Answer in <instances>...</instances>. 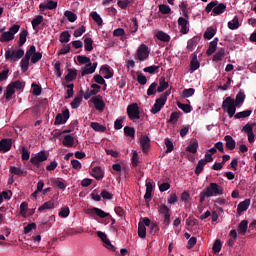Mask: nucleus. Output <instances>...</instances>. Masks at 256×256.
<instances>
[{"label":"nucleus","mask_w":256,"mask_h":256,"mask_svg":"<svg viewBox=\"0 0 256 256\" xmlns=\"http://www.w3.org/2000/svg\"><path fill=\"white\" fill-rule=\"evenodd\" d=\"M237 107L238 106L235 103V99H233L231 96L226 97L222 102V109L223 111H226L230 119L233 118L237 112Z\"/></svg>","instance_id":"nucleus-1"},{"label":"nucleus","mask_w":256,"mask_h":256,"mask_svg":"<svg viewBox=\"0 0 256 256\" xmlns=\"http://www.w3.org/2000/svg\"><path fill=\"white\" fill-rule=\"evenodd\" d=\"M19 29H21V25L13 24L7 32H3L0 36L1 43H9V41H13L15 39V35L19 33Z\"/></svg>","instance_id":"nucleus-2"},{"label":"nucleus","mask_w":256,"mask_h":256,"mask_svg":"<svg viewBox=\"0 0 256 256\" xmlns=\"http://www.w3.org/2000/svg\"><path fill=\"white\" fill-rule=\"evenodd\" d=\"M25 55L24 49H15V50H6L5 51V59L6 61H11L13 63L19 61Z\"/></svg>","instance_id":"nucleus-3"},{"label":"nucleus","mask_w":256,"mask_h":256,"mask_svg":"<svg viewBox=\"0 0 256 256\" xmlns=\"http://www.w3.org/2000/svg\"><path fill=\"white\" fill-rule=\"evenodd\" d=\"M47 159H49V155L47 154V152H45V150H42L36 153L35 156L31 157L30 163L34 165L36 169H40L43 161H47Z\"/></svg>","instance_id":"nucleus-4"},{"label":"nucleus","mask_w":256,"mask_h":256,"mask_svg":"<svg viewBox=\"0 0 256 256\" xmlns=\"http://www.w3.org/2000/svg\"><path fill=\"white\" fill-rule=\"evenodd\" d=\"M205 192L209 197H218V195H223V187L215 182H211L205 189Z\"/></svg>","instance_id":"nucleus-5"},{"label":"nucleus","mask_w":256,"mask_h":256,"mask_svg":"<svg viewBox=\"0 0 256 256\" xmlns=\"http://www.w3.org/2000/svg\"><path fill=\"white\" fill-rule=\"evenodd\" d=\"M158 213L163 217L164 225L169 227L171 224V209H169L165 204H160L158 206Z\"/></svg>","instance_id":"nucleus-6"},{"label":"nucleus","mask_w":256,"mask_h":256,"mask_svg":"<svg viewBox=\"0 0 256 256\" xmlns=\"http://www.w3.org/2000/svg\"><path fill=\"white\" fill-rule=\"evenodd\" d=\"M127 115L130 121H136V119H141V112L139 111V105L137 103H132L128 105Z\"/></svg>","instance_id":"nucleus-7"},{"label":"nucleus","mask_w":256,"mask_h":256,"mask_svg":"<svg viewBox=\"0 0 256 256\" xmlns=\"http://www.w3.org/2000/svg\"><path fill=\"white\" fill-rule=\"evenodd\" d=\"M138 61H147L149 58V47L145 44H141L136 52Z\"/></svg>","instance_id":"nucleus-8"},{"label":"nucleus","mask_w":256,"mask_h":256,"mask_svg":"<svg viewBox=\"0 0 256 256\" xmlns=\"http://www.w3.org/2000/svg\"><path fill=\"white\" fill-rule=\"evenodd\" d=\"M70 114L69 109L62 111V113H58L55 117L54 125H64L69 120Z\"/></svg>","instance_id":"nucleus-9"},{"label":"nucleus","mask_w":256,"mask_h":256,"mask_svg":"<svg viewBox=\"0 0 256 256\" xmlns=\"http://www.w3.org/2000/svg\"><path fill=\"white\" fill-rule=\"evenodd\" d=\"M88 215H97L100 219H105V217H110L111 215L100 208H90L87 210Z\"/></svg>","instance_id":"nucleus-10"},{"label":"nucleus","mask_w":256,"mask_h":256,"mask_svg":"<svg viewBox=\"0 0 256 256\" xmlns=\"http://www.w3.org/2000/svg\"><path fill=\"white\" fill-rule=\"evenodd\" d=\"M12 145L13 142L11 139L4 138L0 140V153H7L8 151H11Z\"/></svg>","instance_id":"nucleus-11"},{"label":"nucleus","mask_w":256,"mask_h":256,"mask_svg":"<svg viewBox=\"0 0 256 256\" xmlns=\"http://www.w3.org/2000/svg\"><path fill=\"white\" fill-rule=\"evenodd\" d=\"M178 25L181 27L180 33H182V35H187L189 33V20L187 18L180 17L178 19Z\"/></svg>","instance_id":"nucleus-12"},{"label":"nucleus","mask_w":256,"mask_h":256,"mask_svg":"<svg viewBox=\"0 0 256 256\" xmlns=\"http://www.w3.org/2000/svg\"><path fill=\"white\" fill-rule=\"evenodd\" d=\"M140 145L143 153H147L149 151V147H151V139H149V136L142 135L140 137Z\"/></svg>","instance_id":"nucleus-13"},{"label":"nucleus","mask_w":256,"mask_h":256,"mask_svg":"<svg viewBox=\"0 0 256 256\" xmlns=\"http://www.w3.org/2000/svg\"><path fill=\"white\" fill-rule=\"evenodd\" d=\"M95 69H97V62H94L93 64L91 62L89 64H86L85 67L82 69L81 77L93 74Z\"/></svg>","instance_id":"nucleus-14"},{"label":"nucleus","mask_w":256,"mask_h":256,"mask_svg":"<svg viewBox=\"0 0 256 256\" xmlns=\"http://www.w3.org/2000/svg\"><path fill=\"white\" fill-rule=\"evenodd\" d=\"M163 107H165V102L157 98L150 111L153 115H157V113H159Z\"/></svg>","instance_id":"nucleus-15"},{"label":"nucleus","mask_w":256,"mask_h":256,"mask_svg":"<svg viewBox=\"0 0 256 256\" xmlns=\"http://www.w3.org/2000/svg\"><path fill=\"white\" fill-rule=\"evenodd\" d=\"M251 205V199H245L240 202L237 207V213H243V211H247L249 206Z\"/></svg>","instance_id":"nucleus-16"},{"label":"nucleus","mask_w":256,"mask_h":256,"mask_svg":"<svg viewBox=\"0 0 256 256\" xmlns=\"http://www.w3.org/2000/svg\"><path fill=\"white\" fill-rule=\"evenodd\" d=\"M217 43H219V38H214V40L210 42L206 51V55H208V57H211V55L217 51Z\"/></svg>","instance_id":"nucleus-17"},{"label":"nucleus","mask_w":256,"mask_h":256,"mask_svg":"<svg viewBox=\"0 0 256 256\" xmlns=\"http://www.w3.org/2000/svg\"><path fill=\"white\" fill-rule=\"evenodd\" d=\"M92 177H95L97 181H101V179L105 177V174L100 166H96L92 169Z\"/></svg>","instance_id":"nucleus-18"},{"label":"nucleus","mask_w":256,"mask_h":256,"mask_svg":"<svg viewBox=\"0 0 256 256\" xmlns=\"http://www.w3.org/2000/svg\"><path fill=\"white\" fill-rule=\"evenodd\" d=\"M224 141H226V149L229 151H233V149H235L236 142L231 135H226L224 137Z\"/></svg>","instance_id":"nucleus-19"},{"label":"nucleus","mask_w":256,"mask_h":256,"mask_svg":"<svg viewBox=\"0 0 256 256\" xmlns=\"http://www.w3.org/2000/svg\"><path fill=\"white\" fill-rule=\"evenodd\" d=\"M247 229H249V221L242 220L239 223L238 229H237L239 235H245V233H247Z\"/></svg>","instance_id":"nucleus-20"},{"label":"nucleus","mask_w":256,"mask_h":256,"mask_svg":"<svg viewBox=\"0 0 256 256\" xmlns=\"http://www.w3.org/2000/svg\"><path fill=\"white\" fill-rule=\"evenodd\" d=\"M169 88V82L165 81V77H160L159 79V86L157 87L158 93H163L166 89Z\"/></svg>","instance_id":"nucleus-21"},{"label":"nucleus","mask_w":256,"mask_h":256,"mask_svg":"<svg viewBox=\"0 0 256 256\" xmlns=\"http://www.w3.org/2000/svg\"><path fill=\"white\" fill-rule=\"evenodd\" d=\"M62 145H64V147H73L75 145V138L69 134L65 135Z\"/></svg>","instance_id":"nucleus-22"},{"label":"nucleus","mask_w":256,"mask_h":256,"mask_svg":"<svg viewBox=\"0 0 256 256\" xmlns=\"http://www.w3.org/2000/svg\"><path fill=\"white\" fill-rule=\"evenodd\" d=\"M225 57V48H219L216 54L213 56L212 61L215 63H219V61H223Z\"/></svg>","instance_id":"nucleus-23"},{"label":"nucleus","mask_w":256,"mask_h":256,"mask_svg":"<svg viewBox=\"0 0 256 256\" xmlns=\"http://www.w3.org/2000/svg\"><path fill=\"white\" fill-rule=\"evenodd\" d=\"M197 149H199V142L197 140L191 141L186 147V151L193 154L197 153Z\"/></svg>","instance_id":"nucleus-24"},{"label":"nucleus","mask_w":256,"mask_h":256,"mask_svg":"<svg viewBox=\"0 0 256 256\" xmlns=\"http://www.w3.org/2000/svg\"><path fill=\"white\" fill-rule=\"evenodd\" d=\"M77 79V71L75 69H68V74L65 76V81L67 83H71V81H75Z\"/></svg>","instance_id":"nucleus-25"},{"label":"nucleus","mask_w":256,"mask_h":256,"mask_svg":"<svg viewBox=\"0 0 256 256\" xmlns=\"http://www.w3.org/2000/svg\"><path fill=\"white\" fill-rule=\"evenodd\" d=\"M156 37L159 41H163V43H169L171 41V36L163 31H158Z\"/></svg>","instance_id":"nucleus-26"},{"label":"nucleus","mask_w":256,"mask_h":256,"mask_svg":"<svg viewBox=\"0 0 256 256\" xmlns=\"http://www.w3.org/2000/svg\"><path fill=\"white\" fill-rule=\"evenodd\" d=\"M100 72L104 76V79H111L113 77V72L109 69V65H103L100 68Z\"/></svg>","instance_id":"nucleus-27"},{"label":"nucleus","mask_w":256,"mask_h":256,"mask_svg":"<svg viewBox=\"0 0 256 256\" xmlns=\"http://www.w3.org/2000/svg\"><path fill=\"white\" fill-rule=\"evenodd\" d=\"M10 173H12L13 175H18V177H25V175H27V171L16 166L10 167Z\"/></svg>","instance_id":"nucleus-28"},{"label":"nucleus","mask_w":256,"mask_h":256,"mask_svg":"<svg viewBox=\"0 0 256 256\" xmlns=\"http://www.w3.org/2000/svg\"><path fill=\"white\" fill-rule=\"evenodd\" d=\"M81 95L76 96L73 101L71 102L72 109H79V105L83 101V90L80 91Z\"/></svg>","instance_id":"nucleus-29"},{"label":"nucleus","mask_w":256,"mask_h":256,"mask_svg":"<svg viewBox=\"0 0 256 256\" xmlns=\"http://www.w3.org/2000/svg\"><path fill=\"white\" fill-rule=\"evenodd\" d=\"M251 113H253V110H251V109L244 110V111L234 114V118L235 119H247V117L251 116Z\"/></svg>","instance_id":"nucleus-30"},{"label":"nucleus","mask_w":256,"mask_h":256,"mask_svg":"<svg viewBox=\"0 0 256 256\" xmlns=\"http://www.w3.org/2000/svg\"><path fill=\"white\" fill-rule=\"evenodd\" d=\"M27 35H29V31H27L26 29H23L20 32L19 41H18L19 47H23L24 43H27Z\"/></svg>","instance_id":"nucleus-31"},{"label":"nucleus","mask_w":256,"mask_h":256,"mask_svg":"<svg viewBox=\"0 0 256 256\" xmlns=\"http://www.w3.org/2000/svg\"><path fill=\"white\" fill-rule=\"evenodd\" d=\"M13 95H15V89L13 88V85L9 84L6 88V93L4 94L6 101H11Z\"/></svg>","instance_id":"nucleus-32"},{"label":"nucleus","mask_w":256,"mask_h":256,"mask_svg":"<svg viewBox=\"0 0 256 256\" xmlns=\"http://www.w3.org/2000/svg\"><path fill=\"white\" fill-rule=\"evenodd\" d=\"M225 9H227V5L220 3L214 6L213 13L214 15H223V13H225Z\"/></svg>","instance_id":"nucleus-33"},{"label":"nucleus","mask_w":256,"mask_h":256,"mask_svg":"<svg viewBox=\"0 0 256 256\" xmlns=\"http://www.w3.org/2000/svg\"><path fill=\"white\" fill-rule=\"evenodd\" d=\"M239 27H241V24H239V17L237 16L228 22V28L231 29V31H235V29H239Z\"/></svg>","instance_id":"nucleus-34"},{"label":"nucleus","mask_w":256,"mask_h":256,"mask_svg":"<svg viewBox=\"0 0 256 256\" xmlns=\"http://www.w3.org/2000/svg\"><path fill=\"white\" fill-rule=\"evenodd\" d=\"M244 102H245V92H243V90H240L236 95V99L234 100V103L239 107L240 105H243Z\"/></svg>","instance_id":"nucleus-35"},{"label":"nucleus","mask_w":256,"mask_h":256,"mask_svg":"<svg viewBox=\"0 0 256 256\" xmlns=\"http://www.w3.org/2000/svg\"><path fill=\"white\" fill-rule=\"evenodd\" d=\"M90 127L94 130L97 131L98 133H105L107 131V127L99 124L98 122H92L90 124Z\"/></svg>","instance_id":"nucleus-36"},{"label":"nucleus","mask_w":256,"mask_h":256,"mask_svg":"<svg viewBox=\"0 0 256 256\" xmlns=\"http://www.w3.org/2000/svg\"><path fill=\"white\" fill-rule=\"evenodd\" d=\"M138 237H140V239H145L147 237V228L142 222H139L138 224Z\"/></svg>","instance_id":"nucleus-37"},{"label":"nucleus","mask_w":256,"mask_h":256,"mask_svg":"<svg viewBox=\"0 0 256 256\" xmlns=\"http://www.w3.org/2000/svg\"><path fill=\"white\" fill-rule=\"evenodd\" d=\"M92 102L94 103V107L97 111H103L105 109V102H103L102 99L94 98L92 99Z\"/></svg>","instance_id":"nucleus-38"},{"label":"nucleus","mask_w":256,"mask_h":256,"mask_svg":"<svg viewBox=\"0 0 256 256\" xmlns=\"http://www.w3.org/2000/svg\"><path fill=\"white\" fill-rule=\"evenodd\" d=\"M199 41H201V38L199 36H195V37L191 38L190 40H188V42H187L188 51H193V46L197 45V43H199Z\"/></svg>","instance_id":"nucleus-39"},{"label":"nucleus","mask_w":256,"mask_h":256,"mask_svg":"<svg viewBox=\"0 0 256 256\" xmlns=\"http://www.w3.org/2000/svg\"><path fill=\"white\" fill-rule=\"evenodd\" d=\"M90 17L93 19V21H95V23H97L99 27L103 25V18H101V15H99V13L91 12Z\"/></svg>","instance_id":"nucleus-40"},{"label":"nucleus","mask_w":256,"mask_h":256,"mask_svg":"<svg viewBox=\"0 0 256 256\" xmlns=\"http://www.w3.org/2000/svg\"><path fill=\"white\" fill-rule=\"evenodd\" d=\"M205 165H207L205 163V159L199 160L198 164L196 165L195 175H201V173H203V169H204Z\"/></svg>","instance_id":"nucleus-41"},{"label":"nucleus","mask_w":256,"mask_h":256,"mask_svg":"<svg viewBox=\"0 0 256 256\" xmlns=\"http://www.w3.org/2000/svg\"><path fill=\"white\" fill-rule=\"evenodd\" d=\"M124 135L126 137H130L131 139H135V128L131 126L124 127Z\"/></svg>","instance_id":"nucleus-42"},{"label":"nucleus","mask_w":256,"mask_h":256,"mask_svg":"<svg viewBox=\"0 0 256 256\" xmlns=\"http://www.w3.org/2000/svg\"><path fill=\"white\" fill-rule=\"evenodd\" d=\"M84 49L85 51L91 52L93 51V39L92 38H85L84 39Z\"/></svg>","instance_id":"nucleus-43"},{"label":"nucleus","mask_w":256,"mask_h":256,"mask_svg":"<svg viewBox=\"0 0 256 256\" xmlns=\"http://www.w3.org/2000/svg\"><path fill=\"white\" fill-rule=\"evenodd\" d=\"M177 107L184 111V113H191V111H193V107H191V105L189 104L177 102Z\"/></svg>","instance_id":"nucleus-44"},{"label":"nucleus","mask_w":256,"mask_h":256,"mask_svg":"<svg viewBox=\"0 0 256 256\" xmlns=\"http://www.w3.org/2000/svg\"><path fill=\"white\" fill-rule=\"evenodd\" d=\"M102 243L106 249H109V251H117V248L111 244V240H109L107 236L102 240Z\"/></svg>","instance_id":"nucleus-45"},{"label":"nucleus","mask_w":256,"mask_h":256,"mask_svg":"<svg viewBox=\"0 0 256 256\" xmlns=\"http://www.w3.org/2000/svg\"><path fill=\"white\" fill-rule=\"evenodd\" d=\"M71 41V34L69 31H64L60 34V43H69Z\"/></svg>","instance_id":"nucleus-46"},{"label":"nucleus","mask_w":256,"mask_h":256,"mask_svg":"<svg viewBox=\"0 0 256 256\" xmlns=\"http://www.w3.org/2000/svg\"><path fill=\"white\" fill-rule=\"evenodd\" d=\"M31 60V58H27L26 56H24V58L21 60L20 65H21V69L23 71V73H25L26 71L29 70V61Z\"/></svg>","instance_id":"nucleus-47"},{"label":"nucleus","mask_w":256,"mask_h":256,"mask_svg":"<svg viewBox=\"0 0 256 256\" xmlns=\"http://www.w3.org/2000/svg\"><path fill=\"white\" fill-rule=\"evenodd\" d=\"M179 117H181V112H172L167 123H172L173 125H175V123L179 121Z\"/></svg>","instance_id":"nucleus-48"},{"label":"nucleus","mask_w":256,"mask_h":256,"mask_svg":"<svg viewBox=\"0 0 256 256\" xmlns=\"http://www.w3.org/2000/svg\"><path fill=\"white\" fill-rule=\"evenodd\" d=\"M27 211H29V203L22 202L20 204V215H21V217H27Z\"/></svg>","instance_id":"nucleus-49"},{"label":"nucleus","mask_w":256,"mask_h":256,"mask_svg":"<svg viewBox=\"0 0 256 256\" xmlns=\"http://www.w3.org/2000/svg\"><path fill=\"white\" fill-rule=\"evenodd\" d=\"M157 87H158V84L157 82H153L147 89V95L148 97H151V95H156L157 93Z\"/></svg>","instance_id":"nucleus-50"},{"label":"nucleus","mask_w":256,"mask_h":256,"mask_svg":"<svg viewBox=\"0 0 256 256\" xmlns=\"http://www.w3.org/2000/svg\"><path fill=\"white\" fill-rule=\"evenodd\" d=\"M201 67V63L197 60V56H195L190 62V71H197Z\"/></svg>","instance_id":"nucleus-51"},{"label":"nucleus","mask_w":256,"mask_h":256,"mask_svg":"<svg viewBox=\"0 0 256 256\" xmlns=\"http://www.w3.org/2000/svg\"><path fill=\"white\" fill-rule=\"evenodd\" d=\"M64 15L70 23H75V21H77V14L73 13L72 11L67 10L65 11Z\"/></svg>","instance_id":"nucleus-52"},{"label":"nucleus","mask_w":256,"mask_h":256,"mask_svg":"<svg viewBox=\"0 0 256 256\" xmlns=\"http://www.w3.org/2000/svg\"><path fill=\"white\" fill-rule=\"evenodd\" d=\"M214 37H215V29L211 27L207 28V30L204 32V39H207L209 41Z\"/></svg>","instance_id":"nucleus-53"},{"label":"nucleus","mask_w":256,"mask_h":256,"mask_svg":"<svg viewBox=\"0 0 256 256\" xmlns=\"http://www.w3.org/2000/svg\"><path fill=\"white\" fill-rule=\"evenodd\" d=\"M32 27L33 29H37V27H39V25H41L43 23V16L42 15H38L36 16L33 20H32Z\"/></svg>","instance_id":"nucleus-54"},{"label":"nucleus","mask_w":256,"mask_h":256,"mask_svg":"<svg viewBox=\"0 0 256 256\" xmlns=\"http://www.w3.org/2000/svg\"><path fill=\"white\" fill-rule=\"evenodd\" d=\"M55 203L53 201H47L42 206L38 208V211H45V209H54Z\"/></svg>","instance_id":"nucleus-55"},{"label":"nucleus","mask_w":256,"mask_h":256,"mask_svg":"<svg viewBox=\"0 0 256 256\" xmlns=\"http://www.w3.org/2000/svg\"><path fill=\"white\" fill-rule=\"evenodd\" d=\"M77 61L78 63H80V65H89V63H91V58L83 55H78Z\"/></svg>","instance_id":"nucleus-56"},{"label":"nucleus","mask_w":256,"mask_h":256,"mask_svg":"<svg viewBox=\"0 0 256 256\" xmlns=\"http://www.w3.org/2000/svg\"><path fill=\"white\" fill-rule=\"evenodd\" d=\"M256 126V122L254 123H247L245 126H243L242 131L246 133L247 135L253 133V127Z\"/></svg>","instance_id":"nucleus-57"},{"label":"nucleus","mask_w":256,"mask_h":256,"mask_svg":"<svg viewBox=\"0 0 256 256\" xmlns=\"http://www.w3.org/2000/svg\"><path fill=\"white\" fill-rule=\"evenodd\" d=\"M71 211L69 210V206L62 207L58 213L59 217H62L63 219L69 217V214Z\"/></svg>","instance_id":"nucleus-58"},{"label":"nucleus","mask_w":256,"mask_h":256,"mask_svg":"<svg viewBox=\"0 0 256 256\" xmlns=\"http://www.w3.org/2000/svg\"><path fill=\"white\" fill-rule=\"evenodd\" d=\"M159 11L162 13V15H169V13H171V7L166 4H161L159 5Z\"/></svg>","instance_id":"nucleus-59"},{"label":"nucleus","mask_w":256,"mask_h":256,"mask_svg":"<svg viewBox=\"0 0 256 256\" xmlns=\"http://www.w3.org/2000/svg\"><path fill=\"white\" fill-rule=\"evenodd\" d=\"M221 247H222L221 240L217 239L214 242L213 247H212L213 253H215V254L221 253Z\"/></svg>","instance_id":"nucleus-60"},{"label":"nucleus","mask_w":256,"mask_h":256,"mask_svg":"<svg viewBox=\"0 0 256 256\" xmlns=\"http://www.w3.org/2000/svg\"><path fill=\"white\" fill-rule=\"evenodd\" d=\"M165 145H166V153H172V151L175 149V146L173 145V141L171 139L166 138L165 139Z\"/></svg>","instance_id":"nucleus-61"},{"label":"nucleus","mask_w":256,"mask_h":256,"mask_svg":"<svg viewBox=\"0 0 256 256\" xmlns=\"http://www.w3.org/2000/svg\"><path fill=\"white\" fill-rule=\"evenodd\" d=\"M21 154H22V161H29V157H31V152H29V150H27L25 146L22 147Z\"/></svg>","instance_id":"nucleus-62"},{"label":"nucleus","mask_w":256,"mask_h":256,"mask_svg":"<svg viewBox=\"0 0 256 256\" xmlns=\"http://www.w3.org/2000/svg\"><path fill=\"white\" fill-rule=\"evenodd\" d=\"M193 95H195L194 88L184 89L182 92V97H184V98L193 97Z\"/></svg>","instance_id":"nucleus-63"},{"label":"nucleus","mask_w":256,"mask_h":256,"mask_svg":"<svg viewBox=\"0 0 256 256\" xmlns=\"http://www.w3.org/2000/svg\"><path fill=\"white\" fill-rule=\"evenodd\" d=\"M43 58V53L41 52H36L33 54V56L31 57V63H39V61H41V59Z\"/></svg>","instance_id":"nucleus-64"}]
</instances>
